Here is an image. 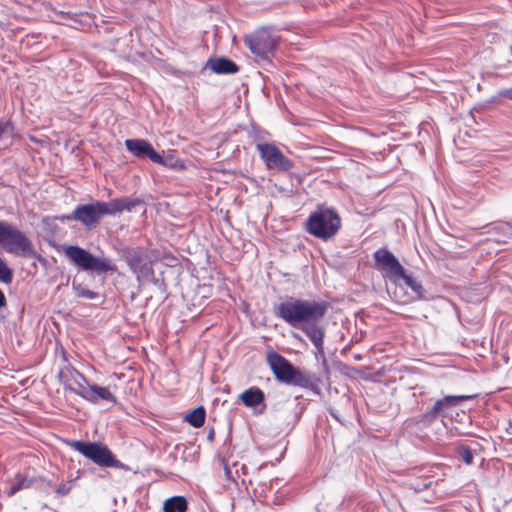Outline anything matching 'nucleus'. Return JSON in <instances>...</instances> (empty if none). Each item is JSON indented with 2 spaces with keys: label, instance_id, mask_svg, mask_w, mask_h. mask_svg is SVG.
<instances>
[{
  "label": "nucleus",
  "instance_id": "f257e3e1",
  "mask_svg": "<svg viewBox=\"0 0 512 512\" xmlns=\"http://www.w3.org/2000/svg\"><path fill=\"white\" fill-rule=\"evenodd\" d=\"M328 309L329 303L325 300L317 301L289 297L275 307V315L305 334V331L309 328L323 327L319 322Z\"/></svg>",
  "mask_w": 512,
  "mask_h": 512
},
{
  "label": "nucleus",
  "instance_id": "f03ea898",
  "mask_svg": "<svg viewBox=\"0 0 512 512\" xmlns=\"http://www.w3.org/2000/svg\"><path fill=\"white\" fill-rule=\"evenodd\" d=\"M0 244L3 245L7 253L16 257L34 258L40 262L46 261L36 251L33 242L25 232L4 220H0ZM12 280L13 270L0 257V282L10 284Z\"/></svg>",
  "mask_w": 512,
  "mask_h": 512
},
{
  "label": "nucleus",
  "instance_id": "7ed1b4c3",
  "mask_svg": "<svg viewBox=\"0 0 512 512\" xmlns=\"http://www.w3.org/2000/svg\"><path fill=\"white\" fill-rule=\"evenodd\" d=\"M267 362L275 378L284 384L309 389L319 393L320 377L302 371L276 351H270L266 356Z\"/></svg>",
  "mask_w": 512,
  "mask_h": 512
},
{
  "label": "nucleus",
  "instance_id": "20e7f679",
  "mask_svg": "<svg viewBox=\"0 0 512 512\" xmlns=\"http://www.w3.org/2000/svg\"><path fill=\"white\" fill-rule=\"evenodd\" d=\"M341 225V218L337 210L321 204L309 214L305 223V230L310 235L327 241L338 233Z\"/></svg>",
  "mask_w": 512,
  "mask_h": 512
},
{
  "label": "nucleus",
  "instance_id": "39448f33",
  "mask_svg": "<svg viewBox=\"0 0 512 512\" xmlns=\"http://www.w3.org/2000/svg\"><path fill=\"white\" fill-rule=\"evenodd\" d=\"M63 251L70 263L78 270L92 272L97 275L117 271L116 265H114L110 259L95 256L87 249L78 245L66 246Z\"/></svg>",
  "mask_w": 512,
  "mask_h": 512
},
{
  "label": "nucleus",
  "instance_id": "423d86ee",
  "mask_svg": "<svg viewBox=\"0 0 512 512\" xmlns=\"http://www.w3.org/2000/svg\"><path fill=\"white\" fill-rule=\"evenodd\" d=\"M67 445L100 467L129 470L102 442L69 440Z\"/></svg>",
  "mask_w": 512,
  "mask_h": 512
},
{
  "label": "nucleus",
  "instance_id": "0eeeda50",
  "mask_svg": "<svg viewBox=\"0 0 512 512\" xmlns=\"http://www.w3.org/2000/svg\"><path fill=\"white\" fill-rule=\"evenodd\" d=\"M244 43L260 60L269 61L279 43V36L268 28H260L244 37Z\"/></svg>",
  "mask_w": 512,
  "mask_h": 512
},
{
  "label": "nucleus",
  "instance_id": "6e6552de",
  "mask_svg": "<svg viewBox=\"0 0 512 512\" xmlns=\"http://www.w3.org/2000/svg\"><path fill=\"white\" fill-rule=\"evenodd\" d=\"M475 395H445L437 399L433 406L418 416L416 423L422 427L431 426L438 418H444L448 410L460 405L466 400L475 398Z\"/></svg>",
  "mask_w": 512,
  "mask_h": 512
},
{
  "label": "nucleus",
  "instance_id": "1a4fd4ad",
  "mask_svg": "<svg viewBox=\"0 0 512 512\" xmlns=\"http://www.w3.org/2000/svg\"><path fill=\"white\" fill-rule=\"evenodd\" d=\"M256 150L269 171L287 173L294 168V161L286 157L274 143H257Z\"/></svg>",
  "mask_w": 512,
  "mask_h": 512
},
{
  "label": "nucleus",
  "instance_id": "9d476101",
  "mask_svg": "<svg viewBox=\"0 0 512 512\" xmlns=\"http://www.w3.org/2000/svg\"><path fill=\"white\" fill-rule=\"evenodd\" d=\"M373 258L376 268L382 271L392 283L402 289L400 277H403L406 270L399 259L386 247L377 249L373 254Z\"/></svg>",
  "mask_w": 512,
  "mask_h": 512
},
{
  "label": "nucleus",
  "instance_id": "9b49d317",
  "mask_svg": "<svg viewBox=\"0 0 512 512\" xmlns=\"http://www.w3.org/2000/svg\"><path fill=\"white\" fill-rule=\"evenodd\" d=\"M123 258L138 281L141 277H148L153 274L152 263L144 248H126L123 251Z\"/></svg>",
  "mask_w": 512,
  "mask_h": 512
},
{
  "label": "nucleus",
  "instance_id": "f8f14e48",
  "mask_svg": "<svg viewBox=\"0 0 512 512\" xmlns=\"http://www.w3.org/2000/svg\"><path fill=\"white\" fill-rule=\"evenodd\" d=\"M72 218H75L86 229L95 228L103 218L99 200L76 205L72 211Z\"/></svg>",
  "mask_w": 512,
  "mask_h": 512
},
{
  "label": "nucleus",
  "instance_id": "ddd939ff",
  "mask_svg": "<svg viewBox=\"0 0 512 512\" xmlns=\"http://www.w3.org/2000/svg\"><path fill=\"white\" fill-rule=\"evenodd\" d=\"M58 379L64 390L79 396L81 387L89 383L87 378L70 364H66L58 372Z\"/></svg>",
  "mask_w": 512,
  "mask_h": 512
},
{
  "label": "nucleus",
  "instance_id": "4468645a",
  "mask_svg": "<svg viewBox=\"0 0 512 512\" xmlns=\"http://www.w3.org/2000/svg\"><path fill=\"white\" fill-rule=\"evenodd\" d=\"M143 203V200L138 197H119L113 198L108 202L99 200L102 217H114L124 211L131 212L136 206L142 205Z\"/></svg>",
  "mask_w": 512,
  "mask_h": 512
},
{
  "label": "nucleus",
  "instance_id": "2eb2a0df",
  "mask_svg": "<svg viewBox=\"0 0 512 512\" xmlns=\"http://www.w3.org/2000/svg\"><path fill=\"white\" fill-rule=\"evenodd\" d=\"M125 147L126 150L136 158H148L152 162H154V159H158V157H156L157 151L146 139H127L125 140Z\"/></svg>",
  "mask_w": 512,
  "mask_h": 512
},
{
  "label": "nucleus",
  "instance_id": "dca6fc26",
  "mask_svg": "<svg viewBox=\"0 0 512 512\" xmlns=\"http://www.w3.org/2000/svg\"><path fill=\"white\" fill-rule=\"evenodd\" d=\"M79 396L90 403H97L99 400L117 402L116 397L109 391L107 387H102L97 384L88 383L86 387H81Z\"/></svg>",
  "mask_w": 512,
  "mask_h": 512
},
{
  "label": "nucleus",
  "instance_id": "f3484780",
  "mask_svg": "<svg viewBox=\"0 0 512 512\" xmlns=\"http://www.w3.org/2000/svg\"><path fill=\"white\" fill-rule=\"evenodd\" d=\"M213 73L218 75H230L239 71V66L231 59L221 57H210L205 64Z\"/></svg>",
  "mask_w": 512,
  "mask_h": 512
},
{
  "label": "nucleus",
  "instance_id": "a211bd4d",
  "mask_svg": "<svg viewBox=\"0 0 512 512\" xmlns=\"http://www.w3.org/2000/svg\"><path fill=\"white\" fill-rule=\"evenodd\" d=\"M305 336L311 341V343L315 347L316 360L318 362L326 360L325 351H324L325 328L324 327L309 328L307 331H305Z\"/></svg>",
  "mask_w": 512,
  "mask_h": 512
},
{
  "label": "nucleus",
  "instance_id": "6ab92c4d",
  "mask_svg": "<svg viewBox=\"0 0 512 512\" xmlns=\"http://www.w3.org/2000/svg\"><path fill=\"white\" fill-rule=\"evenodd\" d=\"M53 13L55 15V21L59 24L66 25L76 29L78 25L83 24L82 13L65 11L56 8L53 9Z\"/></svg>",
  "mask_w": 512,
  "mask_h": 512
},
{
  "label": "nucleus",
  "instance_id": "aec40b11",
  "mask_svg": "<svg viewBox=\"0 0 512 512\" xmlns=\"http://www.w3.org/2000/svg\"><path fill=\"white\" fill-rule=\"evenodd\" d=\"M241 402L248 408H255L264 404L265 394L258 387H250L239 395Z\"/></svg>",
  "mask_w": 512,
  "mask_h": 512
},
{
  "label": "nucleus",
  "instance_id": "412c9836",
  "mask_svg": "<svg viewBox=\"0 0 512 512\" xmlns=\"http://www.w3.org/2000/svg\"><path fill=\"white\" fill-rule=\"evenodd\" d=\"M403 282L404 285L411 289L412 296L409 298V301H421L427 300L426 290L423 285L417 281L411 274H407L404 272L403 277H400V282Z\"/></svg>",
  "mask_w": 512,
  "mask_h": 512
},
{
  "label": "nucleus",
  "instance_id": "4be33fe9",
  "mask_svg": "<svg viewBox=\"0 0 512 512\" xmlns=\"http://www.w3.org/2000/svg\"><path fill=\"white\" fill-rule=\"evenodd\" d=\"M158 159H154L153 163L162 165L171 169H184L185 165L183 161L176 157L175 150H168L165 155H161L159 152L156 153Z\"/></svg>",
  "mask_w": 512,
  "mask_h": 512
},
{
  "label": "nucleus",
  "instance_id": "5701e85b",
  "mask_svg": "<svg viewBox=\"0 0 512 512\" xmlns=\"http://www.w3.org/2000/svg\"><path fill=\"white\" fill-rule=\"evenodd\" d=\"M187 509L188 502L184 496H172L163 504V512H186Z\"/></svg>",
  "mask_w": 512,
  "mask_h": 512
},
{
  "label": "nucleus",
  "instance_id": "b1692460",
  "mask_svg": "<svg viewBox=\"0 0 512 512\" xmlns=\"http://www.w3.org/2000/svg\"><path fill=\"white\" fill-rule=\"evenodd\" d=\"M206 410L203 406H198L192 409L184 417V420L188 422L194 428H200L205 423Z\"/></svg>",
  "mask_w": 512,
  "mask_h": 512
},
{
  "label": "nucleus",
  "instance_id": "393cba45",
  "mask_svg": "<svg viewBox=\"0 0 512 512\" xmlns=\"http://www.w3.org/2000/svg\"><path fill=\"white\" fill-rule=\"evenodd\" d=\"M34 483L33 478H27L23 476L22 474L18 473L15 477L14 483L9 487L7 490V495L9 497L14 496L17 492L30 488Z\"/></svg>",
  "mask_w": 512,
  "mask_h": 512
},
{
  "label": "nucleus",
  "instance_id": "a878e982",
  "mask_svg": "<svg viewBox=\"0 0 512 512\" xmlns=\"http://www.w3.org/2000/svg\"><path fill=\"white\" fill-rule=\"evenodd\" d=\"M72 289L77 297L91 300L99 298V294L97 292L89 290L75 281L72 283Z\"/></svg>",
  "mask_w": 512,
  "mask_h": 512
},
{
  "label": "nucleus",
  "instance_id": "bb28decb",
  "mask_svg": "<svg viewBox=\"0 0 512 512\" xmlns=\"http://www.w3.org/2000/svg\"><path fill=\"white\" fill-rule=\"evenodd\" d=\"M457 453L465 464L470 465L473 462L474 454L468 446H460Z\"/></svg>",
  "mask_w": 512,
  "mask_h": 512
},
{
  "label": "nucleus",
  "instance_id": "cd10ccee",
  "mask_svg": "<svg viewBox=\"0 0 512 512\" xmlns=\"http://www.w3.org/2000/svg\"><path fill=\"white\" fill-rule=\"evenodd\" d=\"M14 131V124L7 121H0V139L6 135H11Z\"/></svg>",
  "mask_w": 512,
  "mask_h": 512
},
{
  "label": "nucleus",
  "instance_id": "c85d7f7f",
  "mask_svg": "<svg viewBox=\"0 0 512 512\" xmlns=\"http://www.w3.org/2000/svg\"><path fill=\"white\" fill-rule=\"evenodd\" d=\"M72 486H71V482L68 481V482H65V483H61L59 484L56 488H55V492L58 496L62 497V496H65L67 495L70 490H71Z\"/></svg>",
  "mask_w": 512,
  "mask_h": 512
},
{
  "label": "nucleus",
  "instance_id": "c756f323",
  "mask_svg": "<svg viewBox=\"0 0 512 512\" xmlns=\"http://www.w3.org/2000/svg\"><path fill=\"white\" fill-rule=\"evenodd\" d=\"M151 282L157 287L161 294H165L167 292V285L163 278H156L152 276Z\"/></svg>",
  "mask_w": 512,
  "mask_h": 512
},
{
  "label": "nucleus",
  "instance_id": "7c9ffc66",
  "mask_svg": "<svg viewBox=\"0 0 512 512\" xmlns=\"http://www.w3.org/2000/svg\"><path fill=\"white\" fill-rule=\"evenodd\" d=\"M499 96L512 100V86L510 88H504L499 91Z\"/></svg>",
  "mask_w": 512,
  "mask_h": 512
},
{
  "label": "nucleus",
  "instance_id": "2f4dec72",
  "mask_svg": "<svg viewBox=\"0 0 512 512\" xmlns=\"http://www.w3.org/2000/svg\"><path fill=\"white\" fill-rule=\"evenodd\" d=\"M320 363H321V367H322V370H323L324 374L326 376H328L329 373H330V368H329L327 359L323 360V361H320Z\"/></svg>",
  "mask_w": 512,
  "mask_h": 512
},
{
  "label": "nucleus",
  "instance_id": "473e14b6",
  "mask_svg": "<svg viewBox=\"0 0 512 512\" xmlns=\"http://www.w3.org/2000/svg\"><path fill=\"white\" fill-rule=\"evenodd\" d=\"M60 221L61 222H65V221H76L75 218H72V213L70 214H64L62 216L59 217Z\"/></svg>",
  "mask_w": 512,
  "mask_h": 512
},
{
  "label": "nucleus",
  "instance_id": "72a5a7b5",
  "mask_svg": "<svg viewBox=\"0 0 512 512\" xmlns=\"http://www.w3.org/2000/svg\"><path fill=\"white\" fill-rule=\"evenodd\" d=\"M7 304L6 296L4 292L0 289V309L5 307Z\"/></svg>",
  "mask_w": 512,
  "mask_h": 512
},
{
  "label": "nucleus",
  "instance_id": "f704fd0d",
  "mask_svg": "<svg viewBox=\"0 0 512 512\" xmlns=\"http://www.w3.org/2000/svg\"><path fill=\"white\" fill-rule=\"evenodd\" d=\"M280 481H281V480H280L279 478L272 479V480L270 481V489H273V488H274V485H276V486H277V485H279V482H280Z\"/></svg>",
  "mask_w": 512,
  "mask_h": 512
},
{
  "label": "nucleus",
  "instance_id": "c9c22d12",
  "mask_svg": "<svg viewBox=\"0 0 512 512\" xmlns=\"http://www.w3.org/2000/svg\"><path fill=\"white\" fill-rule=\"evenodd\" d=\"M330 415H331L334 419H336V420L340 421V420H339V418H338V416H337L333 411H330Z\"/></svg>",
  "mask_w": 512,
  "mask_h": 512
},
{
  "label": "nucleus",
  "instance_id": "e433bc0d",
  "mask_svg": "<svg viewBox=\"0 0 512 512\" xmlns=\"http://www.w3.org/2000/svg\"><path fill=\"white\" fill-rule=\"evenodd\" d=\"M213 437H214V431H213V430H211V431L209 432V434H208V438H209L210 440H212V439H213Z\"/></svg>",
  "mask_w": 512,
  "mask_h": 512
},
{
  "label": "nucleus",
  "instance_id": "4c0bfd02",
  "mask_svg": "<svg viewBox=\"0 0 512 512\" xmlns=\"http://www.w3.org/2000/svg\"><path fill=\"white\" fill-rule=\"evenodd\" d=\"M285 192L287 193V195H292L294 193V190L291 188L289 190H285Z\"/></svg>",
  "mask_w": 512,
  "mask_h": 512
},
{
  "label": "nucleus",
  "instance_id": "58836bf2",
  "mask_svg": "<svg viewBox=\"0 0 512 512\" xmlns=\"http://www.w3.org/2000/svg\"><path fill=\"white\" fill-rule=\"evenodd\" d=\"M294 336H295L296 338H300V339H301V336H300V335H298V334H294Z\"/></svg>",
  "mask_w": 512,
  "mask_h": 512
}]
</instances>
